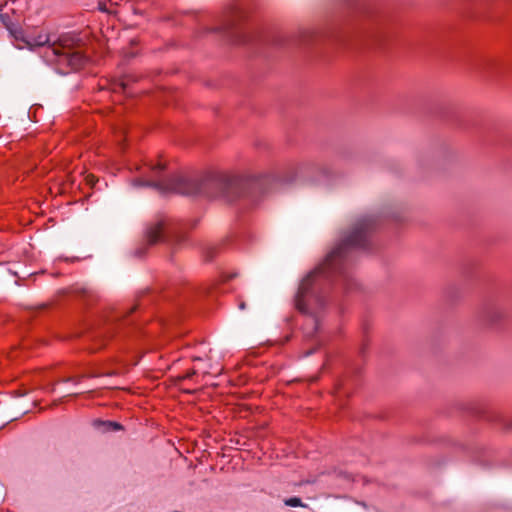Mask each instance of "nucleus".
<instances>
[{
    "instance_id": "1",
    "label": "nucleus",
    "mask_w": 512,
    "mask_h": 512,
    "mask_svg": "<svg viewBox=\"0 0 512 512\" xmlns=\"http://www.w3.org/2000/svg\"><path fill=\"white\" fill-rule=\"evenodd\" d=\"M164 165H151L149 173L136 179L134 185L153 188L161 194L177 193L185 196L222 198L233 202L242 197L254 199L277 185L301 183L307 186L329 188L334 184L333 169L322 163H303L280 171H266L245 176L230 177L217 174L199 181L178 175H163Z\"/></svg>"
},
{
    "instance_id": "2",
    "label": "nucleus",
    "mask_w": 512,
    "mask_h": 512,
    "mask_svg": "<svg viewBox=\"0 0 512 512\" xmlns=\"http://www.w3.org/2000/svg\"><path fill=\"white\" fill-rule=\"evenodd\" d=\"M394 203L387 202L357 217L327 253L324 261L300 282L295 295L296 308L307 315L304 336L312 339L319 329L317 314L326 306L329 287L337 279L349 280L348 266L357 252L372 248V235L381 218L394 217Z\"/></svg>"
},
{
    "instance_id": "3",
    "label": "nucleus",
    "mask_w": 512,
    "mask_h": 512,
    "mask_svg": "<svg viewBox=\"0 0 512 512\" xmlns=\"http://www.w3.org/2000/svg\"><path fill=\"white\" fill-rule=\"evenodd\" d=\"M68 46L65 48L61 47H52L50 48V53L52 54V62H58L61 64H67L72 69L80 68L86 61V58L78 51H73L71 46L73 44V39L68 36Z\"/></svg>"
},
{
    "instance_id": "4",
    "label": "nucleus",
    "mask_w": 512,
    "mask_h": 512,
    "mask_svg": "<svg viewBox=\"0 0 512 512\" xmlns=\"http://www.w3.org/2000/svg\"><path fill=\"white\" fill-rule=\"evenodd\" d=\"M243 17L244 12L240 8L233 10L225 18L223 24L216 28V31L224 33L231 40L242 41L243 35L238 25Z\"/></svg>"
},
{
    "instance_id": "5",
    "label": "nucleus",
    "mask_w": 512,
    "mask_h": 512,
    "mask_svg": "<svg viewBox=\"0 0 512 512\" xmlns=\"http://www.w3.org/2000/svg\"><path fill=\"white\" fill-rule=\"evenodd\" d=\"M30 39L33 42V49L35 47H42V46H46L47 45V50H46L45 55H44V59L47 62H52V58H53L52 54L49 51L50 48H52V47L65 48V47H67L69 45L68 44V40H69L68 36H61L57 40L51 41L50 36L44 35V34H40L37 37H30Z\"/></svg>"
},
{
    "instance_id": "6",
    "label": "nucleus",
    "mask_w": 512,
    "mask_h": 512,
    "mask_svg": "<svg viewBox=\"0 0 512 512\" xmlns=\"http://www.w3.org/2000/svg\"><path fill=\"white\" fill-rule=\"evenodd\" d=\"M504 319V311L497 304L487 302L482 305V323L491 328L498 327Z\"/></svg>"
},
{
    "instance_id": "7",
    "label": "nucleus",
    "mask_w": 512,
    "mask_h": 512,
    "mask_svg": "<svg viewBox=\"0 0 512 512\" xmlns=\"http://www.w3.org/2000/svg\"><path fill=\"white\" fill-rule=\"evenodd\" d=\"M7 29L10 35L14 38L18 49L28 48L33 50V42L29 36L26 35L24 30L16 24H7Z\"/></svg>"
},
{
    "instance_id": "8",
    "label": "nucleus",
    "mask_w": 512,
    "mask_h": 512,
    "mask_svg": "<svg viewBox=\"0 0 512 512\" xmlns=\"http://www.w3.org/2000/svg\"><path fill=\"white\" fill-rule=\"evenodd\" d=\"M165 220L157 219L150 223L145 230V238L148 243L154 244L164 238Z\"/></svg>"
},
{
    "instance_id": "9",
    "label": "nucleus",
    "mask_w": 512,
    "mask_h": 512,
    "mask_svg": "<svg viewBox=\"0 0 512 512\" xmlns=\"http://www.w3.org/2000/svg\"><path fill=\"white\" fill-rule=\"evenodd\" d=\"M92 425L100 433L117 432L123 429L120 423L110 420L96 419Z\"/></svg>"
},
{
    "instance_id": "10",
    "label": "nucleus",
    "mask_w": 512,
    "mask_h": 512,
    "mask_svg": "<svg viewBox=\"0 0 512 512\" xmlns=\"http://www.w3.org/2000/svg\"><path fill=\"white\" fill-rule=\"evenodd\" d=\"M313 37L314 33L312 31L302 30L294 37L293 42L297 46L306 47L310 45Z\"/></svg>"
},
{
    "instance_id": "11",
    "label": "nucleus",
    "mask_w": 512,
    "mask_h": 512,
    "mask_svg": "<svg viewBox=\"0 0 512 512\" xmlns=\"http://www.w3.org/2000/svg\"><path fill=\"white\" fill-rule=\"evenodd\" d=\"M485 419L486 421H501L505 427H512V425H509L504 421V419L496 416L493 412H486L482 409V420Z\"/></svg>"
},
{
    "instance_id": "12",
    "label": "nucleus",
    "mask_w": 512,
    "mask_h": 512,
    "mask_svg": "<svg viewBox=\"0 0 512 512\" xmlns=\"http://www.w3.org/2000/svg\"><path fill=\"white\" fill-rule=\"evenodd\" d=\"M285 505L290 507H306V504L298 497H291L285 500Z\"/></svg>"
},
{
    "instance_id": "13",
    "label": "nucleus",
    "mask_w": 512,
    "mask_h": 512,
    "mask_svg": "<svg viewBox=\"0 0 512 512\" xmlns=\"http://www.w3.org/2000/svg\"><path fill=\"white\" fill-rule=\"evenodd\" d=\"M109 5H110V6L108 7L107 3H100V4H99V9H100L101 11H103V12H107V13H110V14H115V13H116V10H115V9H113L112 7H113L114 5H117V3H113V2H111V1H110Z\"/></svg>"
},
{
    "instance_id": "14",
    "label": "nucleus",
    "mask_w": 512,
    "mask_h": 512,
    "mask_svg": "<svg viewBox=\"0 0 512 512\" xmlns=\"http://www.w3.org/2000/svg\"><path fill=\"white\" fill-rule=\"evenodd\" d=\"M317 349V347H314L312 349H309L305 352V356H310L311 354H313L315 352V350Z\"/></svg>"
},
{
    "instance_id": "15",
    "label": "nucleus",
    "mask_w": 512,
    "mask_h": 512,
    "mask_svg": "<svg viewBox=\"0 0 512 512\" xmlns=\"http://www.w3.org/2000/svg\"><path fill=\"white\" fill-rule=\"evenodd\" d=\"M362 9H363L364 13H367V14L370 13V8L369 7H363Z\"/></svg>"
},
{
    "instance_id": "16",
    "label": "nucleus",
    "mask_w": 512,
    "mask_h": 512,
    "mask_svg": "<svg viewBox=\"0 0 512 512\" xmlns=\"http://www.w3.org/2000/svg\"><path fill=\"white\" fill-rule=\"evenodd\" d=\"M239 308H240L241 310H243V309L245 308V303H244V302H241V303H240V305H239Z\"/></svg>"
},
{
    "instance_id": "17",
    "label": "nucleus",
    "mask_w": 512,
    "mask_h": 512,
    "mask_svg": "<svg viewBox=\"0 0 512 512\" xmlns=\"http://www.w3.org/2000/svg\"><path fill=\"white\" fill-rule=\"evenodd\" d=\"M93 179H94V176H91V180L90 181L94 185Z\"/></svg>"
}]
</instances>
